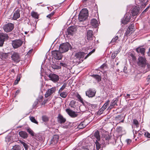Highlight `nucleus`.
Masks as SVG:
<instances>
[{
    "label": "nucleus",
    "mask_w": 150,
    "mask_h": 150,
    "mask_svg": "<svg viewBox=\"0 0 150 150\" xmlns=\"http://www.w3.org/2000/svg\"><path fill=\"white\" fill-rule=\"evenodd\" d=\"M86 54V53L83 52L76 53L75 55L76 58L75 59L74 61L79 63H81L83 61V58Z\"/></svg>",
    "instance_id": "nucleus-1"
},
{
    "label": "nucleus",
    "mask_w": 150,
    "mask_h": 150,
    "mask_svg": "<svg viewBox=\"0 0 150 150\" xmlns=\"http://www.w3.org/2000/svg\"><path fill=\"white\" fill-rule=\"evenodd\" d=\"M88 11L86 9H82L80 12L79 19L80 21L85 20L88 16Z\"/></svg>",
    "instance_id": "nucleus-2"
},
{
    "label": "nucleus",
    "mask_w": 150,
    "mask_h": 150,
    "mask_svg": "<svg viewBox=\"0 0 150 150\" xmlns=\"http://www.w3.org/2000/svg\"><path fill=\"white\" fill-rule=\"evenodd\" d=\"M11 56L12 60L14 62L18 63L20 61L21 57L18 53L14 51H11Z\"/></svg>",
    "instance_id": "nucleus-3"
},
{
    "label": "nucleus",
    "mask_w": 150,
    "mask_h": 150,
    "mask_svg": "<svg viewBox=\"0 0 150 150\" xmlns=\"http://www.w3.org/2000/svg\"><path fill=\"white\" fill-rule=\"evenodd\" d=\"M70 45L69 43H64L60 45L59 47V51L61 53H64L67 51Z\"/></svg>",
    "instance_id": "nucleus-4"
},
{
    "label": "nucleus",
    "mask_w": 150,
    "mask_h": 150,
    "mask_svg": "<svg viewBox=\"0 0 150 150\" xmlns=\"http://www.w3.org/2000/svg\"><path fill=\"white\" fill-rule=\"evenodd\" d=\"M137 64L139 66L142 67H144L146 65V60L144 56H139L138 59Z\"/></svg>",
    "instance_id": "nucleus-5"
},
{
    "label": "nucleus",
    "mask_w": 150,
    "mask_h": 150,
    "mask_svg": "<svg viewBox=\"0 0 150 150\" xmlns=\"http://www.w3.org/2000/svg\"><path fill=\"white\" fill-rule=\"evenodd\" d=\"M62 53L59 50H55L52 52V54L54 58L58 60H59L62 59Z\"/></svg>",
    "instance_id": "nucleus-6"
},
{
    "label": "nucleus",
    "mask_w": 150,
    "mask_h": 150,
    "mask_svg": "<svg viewBox=\"0 0 150 150\" xmlns=\"http://www.w3.org/2000/svg\"><path fill=\"white\" fill-rule=\"evenodd\" d=\"M23 43V41L20 39L13 40L12 42V45L14 48H17L21 46Z\"/></svg>",
    "instance_id": "nucleus-7"
},
{
    "label": "nucleus",
    "mask_w": 150,
    "mask_h": 150,
    "mask_svg": "<svg viewBox=\"0 0 150 150\" xmlns=\"http://www.w3.org/2000/svg\"><path fill=\"white\" fill-rule=\"evenodd\" d=\"M14 28L13 24L9 23L5 25L3 27L4 31L6 32H9L12 30Z\"/></svg>",
    "instance_id": "nucleus-8"
},
{
    "label": "nucleus",
    "mask_w": 150,
    "mask_h": 150,
    "mask_svg": "<svg viewBox=\"0 0 150 150\" xmlns=\"http://www.w3.org/2000/svg\"><path fill=\"white\" fill-rule=\"evenodd\" d=\"M50 80L54 83L57 82L59 79V76L58 75L54 74H51L48 76Z\"/></svg>",
    "instance_id": "nucleus-9"
},
{
    "label": "nucleus",
    "mask_w": 150,
    "mask_h": 150,
    "mask_svg": "<svg viewBox=\"0 0 150 150\" xmlns=\"http://www.w3.org/2000/svg\"><path fill=\"white\" fill-rule=\"evenodd\" d=\"M96 91L94 88H89L86 92V96L89 98L94 96L96 94Z\"/></svg>",
    "instance_id": "nucleus-10"
},
{
    "label": "nucleus",
    "mask_w": 150,
    "mask_h": 150,
    "mask_svg": "<svg viewBox=\"0 0 150 150\" xmlns=\"http://www.w3.org/2000/svg\"><path fill=\"white\" fill-rule=\"evenodd\" d=\"M135 50L139 54V56H144L145 52V49L144 48H143L141 46H140L137 48Z\"/></svg>",
    "instance_id": "nucleus-11"
},
{
    "label": "nucleus",
    "mask_w": 150,
    "mask_h": 150,
    "mask_svg": "<svg viewBox=\"0 0 150 150\" xmlns=\"http://www.w3.org/2000/svg\"><path fill=\"white\" fill-rule=\"evenodd\" d=\"M140 8L136 6H133L131 10V13L134 16L137 15L139 13Z\"/></svg>",
    "instance_id": "nucleus-12"
},
{
    "label": "nucleus",
    "mask_w": 150,
    "mask_h": 150,
    "mask_svg": "<svg viewBox=\"0 0 150 150\" xmlns=\"http://www.w3.org/2000/svg\"><path fill=\"white\" fill-rule=\"evenodd\" d=\"M76 31V28L73 26L69 27L67 30L68 34L71 35H73L75 33Z\"/></svg>",
    "instance_id": "nucleus-13"
},
{
    "label": "nucleus",
    "mask_w": 150,
    "mask_h": 150,
    "mask_svg": "<svg viewBox=\"0 0 150 150\" xmlns=\"http://www.w3.org/2000/svg\"><path fill=\"white\" fill-rule=\"evenodd\" d=\"M55 91L56 88L55 87H52L50 89H48L45 95V97L47 98L53 93H54Z\"/></svg>",
    "instance_id": "nucleus-14"
},
{
    "label": "nucleus",
    "mask_w": 150,
    "mask_h": 150,
    "mask_svg": "<svg viewBox=\"0 0 150 150\" xmlns=\"http://www.w3.org/2000/svg\"><path fill=\"white\" fill-rule=\"evenodd\" d=\"M66 111L68 115L72 117H77L78 115V114L77 113H76L74 112L70 109H66Z\"/></svg>",
    "instance_id": "nucleus-15"
},
{
    "label": "nucleus",
    "mask_w": 150,
    "mask_h": 150,
    "mask_svg": "<svg viewBox=\"0 0 150 150\" xmlns=\"http://www.w3.org/2000/svg\"><path fill=\"white\" fill-rule=\"evenodd\" d=\"M148 0H136V2L138 4H140L142 7L145 6L147 4Z\"/></svg>",
    "instance_id": "nucleus-16"
},
{
    "label": "nucleus",
    "mask_w": 150,
    "mask_h": 150,
    "mask_svg": "<svg viewBox=\"0 0 150 150\" xmlns=\"http://www.w3.org/2000/svg\"><path fill=\"white\" fill-rule=\"evenodd\" d=\"M130 19V17L129 14H126L124 17V20L122 21V23L123 24H127L129 21Z\"/></svg>",
    "instance_id": "nucleus-17"
},
{
    "label": "nucleus",
    "mask_w": 150,
    "mask_h": 150,
    "mask_svg": "<svg viewBox=\"0 0 150 150\" xmlns=\"http://www.w3.org/2000/svg\"><path fill=\"white\" fill-rule=\"evenodd\" d=\"M58 122L60 124L64 123L66 121V119L61 115L59 114L57 117Z\"/></svg>",
    "instance_id": "nucleus-18"
},
{
    "label": "nucleus",
    "mask_w": 150,
    "mask_h": 150,
    "mask_svg": "<svg viewBox=\"0 0 150 150\" xmlns=\"http://www.w3.org/2000/svg\"><path fill=\"white\" fill-rule=\"evenodd\" d=\"M20 17V10L19 9H18L14 12L13 18V19L16 20L19 18Z\"/></svg>",
    "instance_id": "nucleus-19"
},
{
    "label": "nucleus",
    "mask_w": 150,
    "mask_h": 150,
    "mask_svg": "<svg viewBox=\"0 0 150 150\" xmlns=\"http://www.w3.org/2000/svg\"><path fill=\"white\" fill-rule=\"evenodd\" d=\"M93 31L91 30H89L88 31L87 34V38L89 40H91L93 39Z\"/></svg>",
    "instance_id": "nucleus-20"
},
{
    "label": "nucleus",
    "mask_w": 150,
    "mask_h": 150,
    "mask_svg": "<svg viewBox=\"0 0 150 150\" xmlns=\"http://www.w3.org/2000/svg\"><path fill=\"white\" fill-rule=\"evenodd\" d=\"M59 137L58 135H56L54 136L53 137L51 140V143L53 144H56L58 142Z\"/></svg>",
    "instance_id": "nucleus-21"
},
{
    "label": "nucleus",
    "mask_w": 150,
    "mask_h": 150,
    "mask_svg": "<svg viewBox=\"0 0 150 150\" xmlns=\"http://www.w3.org/2000/svg\"><path fill=\"white\" fill-rule=\"evenodd\" d=\"M18 134L20 137L24 139H26L28 137L27 133L26 132L23 131L19 132Z\"/></svg>",
    "instance_id": "nucleus-22"
},
{
    "label": "nucleus",
    "mask_w": 150,
    "mask_h": 150,
    "mask_svg": "<svg viewBox=\"0 0 150 150\" xmlns=\"http://www.w3.org/2000/svg\"><path fill=\"white\" fill-rule=\"evenodd\" d=\"M8 36L6 34H4L2 33H0V39L3 40L4 42L5 39H7Z\"/></svg>",
    "instance_id": "nucleus-23"
},
{
    "label": "nucleus",
    "mask_w": 150,
    "mask_h": 150,
    "mask_svg": "<svg viewBox=\"0 0 150 150\" xmlns=\"http://www.w3.org/2000/svg\"><path fill=\"white\" fill-rule=\"evenodd\" d=\"M91 25L95 28L97 27L98 25L97 20L94 19L91 20Z\"/></svg>",
    "instance_id": "nucleus-24"
},
{
    "label": "nucleus",
    "mask_w": 150,
    "mask_h": 150,
    "mask_svg": "<svg viewBox=\"0 0 150 150\" xmlns=\"http://www.w3.org/2000/svg\"><path fill=\"white\" fill-rule=\"evenodd\" d=\"M99 132L98 130L96 131L94 134V136L97 139V141H99L100 140V138L99 134Z\"/></svg>",
    "instance_id": "nucleus-25"
},
{
    "label": "nucleus",
    "mask_w": 150,
    "mask_h": 150,
    "mask_svg": "<svg viewBox=\"0 0 150 150\" xmlns=\"http://www.w3.org/2000/svg\"><path fill=\"white\" fill-rule=\"evenodd\" d=\"M92 77L96 79L98 81H100L101 80V76L98 74H93L91 75Z\"/></svg>",
    "instance_id": "nucleus-26"
},
{
    "label": "nucleus",
    "mask_w": 150,
    "mask_h": 150,
    "mask_svg": "<svg viewBox=\"0 0 150 150\" xmlns=\"http://www.w3.org/2000/svg\"><path fill=\"white\" fill-rule=\"evenodd\" d=\"M2 59H5L10 56V52L7 53H3L1 55Z\"/></svg>",
    "instance_id": "nucleus-27"
},
{
    "label": "nucleus",
    "mask_w": 150,
    "mask_h": 150,
    "mask_svg": "<svg viewBox=\"0 0 150 150\" xmlns=\"http://www.w3.org/2000/svg\"><path fill=\"white\" fill-rule=\"evenodd\" d=\"M132 123L134 125L136 126V127H138L139 126V124L138 121L136 119L133 120Z\"/></svg>",
    "instance_id": "nucleus-28"
},
{
    "label": "nucleus",
    "mask_w": 150,
    "mask_h": 150,
    "mask_svg": "<svg viewBox=\"0 0 150 150\" xmlns=\"http://www.w3.org/2000/svg\"><path fill=\"white\" fill-rule=\"evenodd\" d=\"M86 125V124L84 122H81L78 126V128L81 129L85 127Z\"/></svg>",
    "instance_id": "nucleus-29"
},
{
    "label": "nucleus",
    "mask_w": 150,
    "mask_h": 150,
    "mask_svg": "<svg viewBox=\"0 0 150 150\" xmlns=\"http://www.w3.org/2000/svg\"><path fill=\"white\" fill-rule=\"evenodd\" d=\"M52 67L55 69H61V67L60 66L57 65L55 64H53L51 65Z\"/></svg>",
    "instance_id": "nucleus-30"
},
{
    "label": "nucleus",
    "mask_w": 150,
    "mask_h": 150,
    "mask_svg": "<svg viewBox=\"0 0 150 150\" xmlns=\"http://www.w3.org/2000/svg\"><path fill=\"white\" fill-rule=\"evenodd\" d=\"M95 144H96V150H100L101 149V145L99 143V142L97 141V140H96V142H95Z\"/></svg>",
    "instance_id": "nucleus-31"
},
{
    "label": "nucleus",
    "mask_w": 150,
    "mask_h": 150,
    "mask_svg": "<svg viewBox=\"0 0 150 150\" xmlns=\"http://www.w3.org/2000/svg\"><path fill=\"white\" fill-rule=\"evenodd\" d=\"M21 147L19 145H15L13 146L12 149V150H21Z\"/></svg>",
    "instance_id": "nucleus-32"
},
{
    "label": "nucleus",
    "mask_w": 150,
    "mask_h": 150,
    "mask_svg": "<svg viewBox=\"0 0 150 150\" xmlns=\"http://www.w3.org/2000/svg\"><path fill=\"white\" fill-rule=\"evenodd\" d=\"M31 14L33 17L36 18H38V15L37 12H35L34 11H32L31 12Z\"/></svg>",
    "instance_id": "nucleus-33"
},
{
    "label": "nucleus",
    "mask_w": 150,
    "mask_h": 150,
    "mask_svg": "<svg viewBox=\"0 0 150 150\" xmlns=\"http://www.w3.org/2000/svg\"><path fill=\"white\" fill-rule=\"evenodd\" d=\"M76 103V102L75 101L72 100L69 103V105L72 108H75L76 107L75 105Z\"/></svg>",
    "instance_id": "nucleus-34"
},
{
    "label": "nucleus",
    "mask_w": 150,
    "mask_h": 150,
    "mask_svg": "<svg viewBox=\"0 0 150 150\" xmlns=\"http://www.w3.org/2000/svg\"><path fill=\"white\" fill-rule=\"evenodd\" d=\"M103 138L104 140H105L106 141H109V140L111 139L110 138L109 135L108 134L104 135L103 136Z\"/></svg>",
    "instance_id": "nucleus-35"
},
{
    "label": "nucleus",
    "mask_w": 150,
    "mask_h": 150,
    "mask_svg": "<svg viewBox=\"0 0 150 150\" xmlns=\"http://www.w3.org/2000/svg\"><path fill=\"white\" fill-rule=\"evenodd\" d=\"M122 114H120L117 115L115 117V120L118 122L121 120L123 118V117L122 116Z\"/></svg>",
    "instance_id": "nucleus-36"
},
{
    "label": "nucleus",
    "mask_w": 150,
    "mask_h": 150,
    "mask_svg": "<svg viewBox=\"0 0 150 150\" xmlns=\"http://www.w3.org/2000/svg\"><path fill=\"white\" fill-rule=\"evenodd\" d=\"M60 95L62 97L65 98L67 96V93L66 92H63L60 93Z\"/></svg>",
    "instance_id": "nucleus-37"
},
{
    "label": "nucleus",
    "mask_w": 150,
    "mask_h": 150,
    "mask_svg": "<svg viewBox=\"0 0 150 150\" xmlns=\"http://www.w3.org/2000/svg\"><path fill=\"white\" fill-rule=\"evenodd\" d=\"M128 28L131 31V33H133L134 30V24H132L128 27Z\"/></svg>",
    "instance_id": "nucleus-38"
},
{
    "label": "nucleus",
    "mask_w": 150,
    "mask_h": 150,
    "mask_svg": "<svg viewBox=\"0 0 150 150\" xmlns=\"http://www.w3.org/2000/svg\"><path fill=\"white\" fill-rule=\"evenodd\" d=\"M113 102L112 103H111L110 104L113 107L115 105H117V103L118 101V99L117 98H116L115 100H113Z\"/></svg>",
    "instance_id": "nucleus-39"
},
{
    "label": "nucleus",
    "mask_w": 150,
    "mask_h": 150,
    "mask_svg": "<svg viewBox=\"0 0 150 150\" xmlns=\"http://www.w3.org/2000/svg\"><path fill=\"white\" fill-rule=\"evenodd\" d=\"M67 83H64L62 87L60 88L59 90V93L60 92H62L66 87L67 86Z\"/></svg>",
    "instance_id": "nucleus-40"
},
{
    "label": "nucleus",
    "mask_w": 150,
    "mask_h": 150,
    "mask_svg": "<svg viewBox=\"0 0 150 150\" xmlns=\"http://www.w3.org/2000/svg\"><path fill=\"white\" fill-rule=\"evenodd\" d=\"M76 97L79 99V101H80L81 103H83V99L80 96L79 94H78L76 96Z\"/></svg>",
    "instance_id": "nucleus-41"
},
{
    "label": "nucleus",
    "mask_w": 150,
    "mask_h": 150,
    "mask_svg": "<svg viewBox=\"0 0 150 150\" xmlns=\"http://www.w3.org/2000/svg\"><path fill=\"white\" fill-rule=\"evenodd\" d=\"M109 103L110 100H108L102 106V107L104 109H105L109 105Z\"/></svg>",
    "instance_id": "nucleus-42"
},
{
    "label": "nucleus",
    "mask_w": 150,
    "mask_h": 150,
    "mask_svg": "<svg viewBox=\"0 0 150 150\" xmlns=\"http://www.w3.org/2000/svg\"><path fill=\"white\" fill-rule=\"evenodd\" d=\"M30 120L33 122H34L36 124H38V122L35 120L34 117H30Z\"/></svg>",
    "instance_id": "nucleus-43"
},
{
    "label": "nucleus",
    "mask_w": 150,
    "mask_h": 150,
    "mask_svg": "<svg viewBox=\"0 0 150 150\" xmlns=\"http://www.w3.org/2000/svg\"><path fill=\"white\" fill-rule=\"evenodd\" d=\"M27 131L32 136L34 135V132L30 128L27 129Z\"/></svg>",
    "instance_id": "nucleus-44"
},
{
    "label": "nucleus",
    "mask_w": 150,
    "mask_h": 150,
    "mask_svg": "<svg viewBox=\"0 0 150 150\" xmlns=\"http://www.w3.org/2000/svg\"><path fill=\"white\" fill-rule=\"evenodd\" d=\"M118 37L117 36H115L114 38L111 41V43H114L116 42L117 40Z\"/></svg>",
    "instance_id": "nucleus-45"
},
{
    "label": "nucleus",
    "mask_w": 150,
    "mask_h": 150,
    "mask_svg": "<svg viewBox=\"0 0 150 150\" xmlns=\"http://www.w3.org/2000/svg\"><path fill=\"white\" fill-rule=\"evenodd\" d=\"M131 33V31L128 28L125 34V35L127 36L130 33Z\"/></svg>",
    "instance_id": "nucleus-46"
},
{
    "label": "nucleus",
    "mask_w": 150,
    "mask_h": 150,
    "mask_svg": "<svg viewBox=\"0 0 150 150\" xmlns=\"http://www.w3.org/2000/svg\"><path fill=\"white\" fill-rule=\"evenodd\" d=\"M102 107L100 108L98 112V114H101L103 113V111L105 110Z\"/></svg>",
    "instance_id": "nucleus-47"
},
{
    "label": "nucleus",
    "mask_w": 150,
    "mask_h": 150,
    "mask_svg": "<svg viewBox=\"0 0 150 150\" xmlns=\"http://www.w3.org/2000/svg\"><path fill=\"white\" fill-rule=\"evenodd\" d=\"M42 120L44 122H47L48 120V117L45 116L42 117Z\"/></svg>",
    "instance_id": "nucleus-48"
},
{
    "label": "nucleus",
    "mask_w": 150,
    "mask_h": 150,
    "mask_svg": "<svg viewBox=\"0 0 150 150\" xmlns=\"http://www.w3.org/2000/svg\"><path fill=\"white\" fill-rule=\"evenodd\" d=\"M22 144L24 147L25 150H27L28 148V146L27 144L25 142H24Z\"/></svg>",
    "instance_id": "nucleus-49"
},
{
    "label": "nucleus",
    "mask_w": 150,
    "mask_h": 150,
    "mask_svg": "<svg viewBox=\"0 0 150 150\" xmlns=\"http://www.w3.org/2000/svg\"><path fill=\"white\" fill-rule=\"evenodd\" d=\"M22 144L24 147L25 150H27L28 148V146L27 144L25 142H24Z\"/></svg>",
    "instance_id": "nucleus-50"
},
{
    "label": "nucleus",
    "mask_w": 150,
    "mask_h": 150,
    "mask_svg": "<svg viewBox=\"0 0 150 150\" xmlns=\"http://www.w3.org/2000/svg\"><path fill=\"white\" fill-rule=\"evenodd\" d=\"M54 13V12H52L51 13L49 14L47 16V17L49 18H50L52 17Z\"/></svg>",
    "instance_id": "nucleus-51"
},
{
    "label": "nucleus",
    "mask_w": 150,
    "mask_h": 150,
    "mask_svg": "<svg viewBox=\"0 0 150 150\" xmlns=\"http://www.w3.org/2000/svg\"><path fill=\"white\" fill-rule=\"evenodd\" d=\"M58 64L60 65L62 67H66L67 66L66 64L64 63L60 62L59 63H59H58Z\"/></svg>",
    "instance_id": "nucleus-52"
},
{
    "label": "nucleus",
    "mask_w": 150,
    "mask_h": 150,
    "mask_svg": "<svg viewBox=\"0 0 150 150\" xmlns=\"http://www.w3.org/2000/svg\"><path fill=\"white\" fill-rule=\"evenodd\" d=\"M144 135H145V137H148V138H150V134H149L148 132H146L145 133Z\"/></svg>",
    "instance_id": "nucleus-53"
},
{
    "label": "nucleus",
    "mask_w": 150,
    "mask_h": 150,
    "mask_svg": "<svg viewBox=\"0 0 150 150\" xmlns=\"http://www.w3.org/2000/svg\"><path fill=\"white\" fill-rule=\"evenodd\" d=\"M130 56L132 57V59L133 60H136V58L135 56L132 54H131L130 55Z\"/></svg>",
    "instance_id": "nucleus-54"
},
{
    "label": "nucleus",
    "mask_w": 150,
    "mask_h": 150,
    "mask_svg": "<svg viewBox=\"0 0 150 150\" xmlns=\"http://www.w3.org/2000/svg\"><path fill=\"white\" fill-rule=\"evenodd\" d=\"M124 96L126 98H130V95L128 94H124Z\"/></svg>",
    "instance_id": "nucleus-55"
},
{
    "label": "nucleus",
    "mask_w": 150,
    "mask_h": 150,
    "mask_svg": "<svg viewBox=\"0 0 150 150\" xmlns=\"http://www.w3.org/2000/svg\"><path fill=\"white\" fill-rule=\"evenodd\" d=\"M117 55L116 54H115V53L114 52H113L112 54L111 57L112 59H114L115 57Z\"/></svg>",
    "instance_id": "nucleus-56"
},
{
    "label": "nucleus",
    "mask_w": 150,
    "mask_h": 150,
    "mask_svg": "<svg viewBox=\"0 0 150 150\" xmlns=\"http://www.w3.org/2000/svg\"><path fill=\"white\" fill-rule=\"evenodd\" d=\"M126 142L128 144H130L131 142V140L130 139H127L126 140Z\"/></svg>",
    "instance_id": "nucleus-57"
},
{
    "label": "nucleus",
    "mask_w": 150,
    "mask_h": 150,
    "mask_svg": "<svg viewBox=\"0 0 150 150\" xmlns=\"http://www.w3.org/2000/svg\"><path fill=\"white\" fill-rule=\"evenodd\" d=\"M92 53H91V52H90L84 58V59H86L89 56L91 55Z\"/></svg>",
    "instance_id": "nucleus-58"
},
{
    "label": "nucleus",
    "mask_w": 150,
    "mask_h": 150,
    "mask_svg": "<svg viewBox=\"0 0 150 150\" xmlns=\"http://www.w3.org/2000/svg\"><path fill=\"white\" fill-rule=\"evenodd\" d=\"M4 42L3 40H1L0 39V46H2L3 45Z\"/></svg>",
    "instance_id": "nucleus-59"
},
{
    "label": "nucleus",
    "mask_w": 150,
    "mask_h": 150,
    "mask_svg": "<svg viewBox=\"0 0 150 150\" xmlns=\"http://www.w3.org/2000/svg\"><path fill=\"white\" fill-rule=\"evenodd\" d=\"M106 64H103L100 66V67L102 69L103 68L105 67L106 66Z\"/></svg>",
    "instance_id": "nucleus-60"
},
{
    "label": "nucleus",
    "mask_w": 150,
    "mask_h": 150,
    "mask_svg": "<svg viewBox=\"0 0 150 150\" xmlns=\"http://www.w3.org/2000/svg\"><path fill=\"white\" fill-rule=\"evenodd\" d=\"M114 107L112 106L111 104L110 106L108 107V109H111L112 108Z\"/></svg>",
    "instance_id": "nucleus-61"
},
{
    "label": "nucleus",
    "mask_w": 150,
    "mask_h": 150,
    "mask_svg": "<svg viewBox=\"0 0 150 150\" xmlns=\"http://www.w3.org/2000/svg\"><path fill=\"white\" fill-rule=\"evenodd\" d=\"M120 51L119 50L117 51L114 52L116 54V55Z\"/></svg>",
    "instance_id": "nucleus-62"
},
{
    "label": "nucleus",
    "mask_w": 150,
    "mask_h": 150,
    "mask_svg": "<svg viewBox=\"0 0 150 150\" xmlns=\"http://www.w3.org/2000/svg\"><path fill=\"white\" fill-rule=\"evenodd\" d=\"M148 11L147 8H146L142 13V14H143L144 13L146 12V11Z\"/></svg>",
    "instance_id": "nucleus-63"
},
{
    "label": "nucleus",
    "mask_w": 150,
    "mask_h": 150,
    "mask_svg": "<svg viewBox=\"0 0 150 150\" xmlns=\"http://www.w3.org/2000/svg\"><path fill=\"white\" fill-rule=\"evenodd\" d=\"M148 55L150 57V48L149 49V51L148 53Z\"/></svg>",
    "instance_id": "nucleus-64"
}]
</instances>
